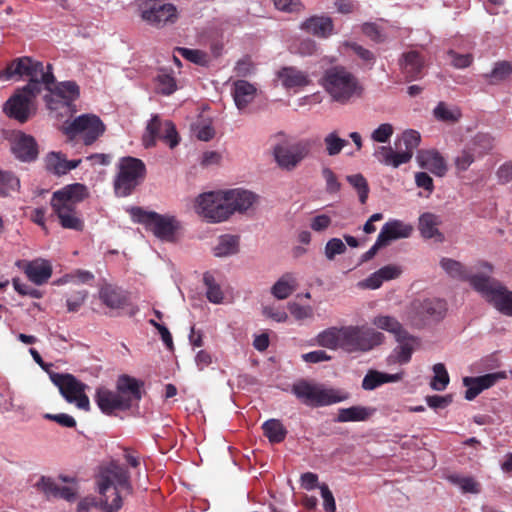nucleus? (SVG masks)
I'll list each match as a JSON object with an SVG mask.
<instances>
[{
  "instance_id": "3c124183",
  "label": "nucleus",
  "mask_w": 512,
  "mask_h": 512,
  "mask_svg": "<svg viewBox=\"0 0 512 512\" xmlns=\"http://www.w3.org/2000/svg\"><path fill=\"white\" fill-rule=\"evenodd\" d=\"M477 158L479 157L468 145H466L454 158L456 170L458 172L467 171Z\"/></svg>"
},
{
  "instance_id": "338daca9",
  "label": "nucleus",
  "mask_w": 512,
  "mask_h": 512,
  "mask_svg": "<svg viewBox=\"0 0 512 512\" xmlns=\"http://www.w3.org/2000/svg\"><path fill=\"white\" fill-rule=\"evenodd\" d=\"M451 65L455 68L462 69L468 67L472 63V56L470 54H457L453 50L448 51Z\"/></svg>"
},
{
  "instance_id": "052dcab7",
  "label": "nucleus",
  "mask_w": 512,
  "mask_h": 512,
  "mask_svg": "<svg viewBox=\"0 0 512 512\" xmlns=\"http://www.w3.org/2000/svg\"><path fill=\"white\" fill-rule=\"evenodd\" d=\"M506 377L505 372H495V373H489L482 376L474 377L473 380H469V382L480 384L482 388L488 389L492 387L495 383H497L499 380L504 379Z\"/></svg>"
},
{
  "instance_id": "8fccbe9b",
  "label": "nucleus",
  "mask_w": 512,
  "mask_h": 512,
  "mask_svg": "<svg viewBox=\"0 0 512 512\" xmlns=\"http://www.w3.org/2000/svg\"><path fill=\"white\" fill-rule=\"evenodd\" d=\"M401 141L404 144L405 149L399 151L400 154H408L409 161L412 159L414 150L419 146L421 141L420 133L416 130H406L402 133Z\"/></svg>"
},
{
  "instance_id": "393cba45",
  "label": "nucleus",
  "mask_w": 512,
  "mask_h": 512,
  "mask_svg": "<svg viewBox=\"0 0 512 512\" xmlns=\"http://www.w3.org/2000/svg\"><path fill=\"white\" fill-rule=\"evenodd\" d=\"M231 94L238 110L243 111L257 95V88L246 80H237L232 85Z\"/></svg>"
},
{
  "instance_id": "09e8293b",
  "label": "nucleus",
  "mask_w": 512,
  "mask_h": 512,
  "mask_svg": "<svg viewBox=\"0 0 512 512\" xmlns=\"http://www.w3.org/2000/svg\"><path fill=\"white\" fill-rule=\"evenodd\" d=\"M512 73V66L507 61L497 62L492 71L485 74L484 77L488 79L490 84H497L509 77Z\"/></svg>"
},
{
  "instance_id": "9b49d317",
  "label": "nucleus",
  "mask_w": 512,
  "mask_h": 512,
  "mask_svg": "<svg viewBox=\"0 0 512 512\" xmlns=\"http://www.w3.org/2000/svg\"><path fill=\"white\" fill-rule=\"evenodd\" d=\"M50 379L68 403L84 411L90 410V401L85 393L88 386L85 383L68 373H51Z\"/></svg>"
},
{
  "instance_id": "c756f323",
  "label": "nucleus",
  "mask_w": 512,
  "mask_h": 512,
  "mask_svg": "<svg viewBox=\"0 0 512 512\" xmlns=\"http://www.w3.org/2000/svg\"><path fill=\"white\" fill-rule=\"evenodd\" d=\"M373 156L383 165L398 168L402 164L409 162L408 154H400L395 151L391 146H378L373 153Z\"/></svg>"
},
{
  "instance_id": "c03bdc74",
  "label": "nucleus",
  "mask_w": 512,
  "mask_h": 512,
  "mask_svg": "<svg viewBox=\"0 0 512 512\" xmlns=\"http://www.w3.org/2000/svg\"><path fill=\"white\" fill-rule=\"evenodd\" d=\"M177 89L176 80L171 73L161 70L155 78V91L165 96L171 95Z\"/></svg>"
},
{
  "instance_id": "7c9ffc66",
  "label": "nucleus",
  "mask_w": 512,
  "mask_h": 512,
  "mask_svg": "<svg viewBox=\"0 0 512 512\" xmlns=\"http://www.w3.org/2000/svg\"><path fill=\"white\" fill-rule=\"evenodd\" d=\"M402 373L389 374L377 370H369L362 380V388L372 391L385 383H395L402 379Z\"/></svg>"
},
{
  "instance_id": "20e7f679",
  "label": "nucleus",
  "mask_w": 512,
  "mask_h": 512,
  "mask_svg": "<svg viewBox=\"0 0 512 512\" xmlns=\"http://www.w3.org/2000/svg\"><path fill=\"white\" fill-rule=\"evenodd\" d=\"M140 399L139 382L127 375L119 377L116 391L99 387L95 394V401L99 409L105 414H112L116 410H127Z\"/></svg>"
},
{
  "instance_id": "774afa93",
  "label": "nucleus",
  "mask_w": 512,
  "mask_h": 512,
  "mask_svg": "<svg viewBox=\"0 0 512 512\" xmlns=\"http://www.w3.org/2000/svg\"><path fill=\"white\" fill-rule=\"evenodd\" d=\"M255 67L249 57H244L236 62L234 71L237 76L246 77L254 73Z\"/></svg>"
},
{
  "instance_id": "e433bc0d",
  "label": "nucleus",
  "mask_w": 512,
  "mask_h": 512,
  "mask_svg": "<svg viewBox=\"0 0 512 512\" xmlns=\"http://www.w3.org/2000/svg\"><path fill=\"white\" fill-rule=\"evenodd\" d=\"M316 341L321 347L332 350L341 349L342 327H330L320 332L316 337Z\"/></svg>"
},
{
  "instance_id": "dca6fc26",
  "label": "nucleus",
  "mask_w": 512,
  "mask_h": 512,
  "mask_svg": "<svg viewBox=\"0 0 512 512\" xmlns=\"http://www.w3.org/2000/svg\"><path fill=\"white\" fill-rule=\"evenodd\" d=\"M157 139L164 141L170 148L176 147L179 143V136L174 124L154 115L147 125L143 140L145 146L150 147L155 144Z\"/></svg>"
},
{
  "instance_id": "ddd939ff",
  "label": "nucleus",
  "mask_w": 512,
  "mask_h": 512,
  "mask_svg": "<svg viewBox=\"0 0 512 512\" xmlns=\"http://www.w3.org/2000/svg\"><path fill=\"white\" fill-rule=\"evenodd\" d=\"M195 212L211 223L227 220V207L223 190L209 191L200 194L194 203Z\"/></svg>"
},
{
  "instance_id": "37998d69",
  "label": "nucleus",
  "mask_w": 512,
  "mask_h": 512,
  "mask_svg": "<svg viewBox=\"0 0 512 512\" xmlns=\"http://www.w3.org/2000/svg\"><path fill=\"white\" fill-rule=\"evenodd\" d=\"M448 480L457 486L462 493H471V494H479L480 489V483L477 482L473 477L471 476H464L460 474H451L448 476Z\"/></svg>"
},
{
  "instance_id": "69168bd1",
  "label": "nucleus",
  "mask_w": 512,
  "mask_h": 512,
  "mask_svg": "<svg viewBox=\"0 0 512 512\" xmlns=\"http://www.w3.org/2000/svg\"><path fill=\"white\" fill-rule=\"evenodd\" d=\"M322 176L326 182V190L328 193H336L340 190L339 183L335 173L328 167L322 169Z\"/></svg>"
},
{
  "instance_id": "72a5a7b5",
  "label": "nucleus",
  "mask_w": 512,
  "mask_h": 512,
  "mask_svg": "<svg viewBox=\"0 0 512 512\" xmlns=\"http://www.w3.org/2000/svg\"><path fill=\"white\" fill-rule=\"evenodd\" d=\"M396 341L398 345L393 351L395 361L400 364H406L410 361L415 348L418 346V340L406 332L403 339H396Z\"/></svg>"
},
{
  "instance_id": "6e6d98bb",
  "label": "nucleus",
  "mask_w": 512,
  "mask_h": 512,
  "mask_svg": "<svg viewBox=\"0 0 512 512\" xmlns=\"http://www.w3.org/2000/svg\"><path fill=\"white\" fill-rule=\"evenodd\" d=\"M393 134V125L390 123H382L371 132L370 138L376 143H388Z\"/></svg>"
},
{
  "instance_id": "9d476101",
  "label": "nucleus",
  "mask_w": 512,
  "mask_h": 512,
  "mask_svg": "<svg viewBox=\"0 0 512 512\" xmlns=\"http://www.w3.org/2000/svg\"><path fill=\"white\" fill-rule=\"evenodd\" d=\"M383 335L367 326H342L341 349L347 353H364L382 341Z\"/></svg>"
},
{
  "instance_id": "f257e3e1",
  "label": "nucleus",
  "mask_w": 512,
  "mask_h": 512,
  "mask_svg": "<svg viewBox=\"0 0 512 512\" xmlns=\"http://www.w3.org/2000/svg\"><path fill=\"white\" fill-rule=\"evenodd\" d=\"M15 77H26L29 81L5 102L3 110L8 117L25 123L35 113V99L41 92V85L53 84L55 78L51 65H47L45 70L42 62L26 56L13 60L0 71V81Z\"/></svg>"
},
{
  "instance_id": "a19ab883",
  "label": "nucleus",
  "mask_w": 512,
  "mask_h": 512,
  "mask_svg": "<svg viewBox=\"0 0 512 512\" xmlns=\"http://www.w3.org/2000/svg\"><path fill=\"white\" fill-rule=\"evenodd\" d=\"M440 265L442 269L452 278L459 279V280H469L471 283V278L474 277V275H470L466 268L458 261L450 259V258H443L440 261ZM477 274H475L476 276Z\"/></svg>"
},
{
  "instance_id": "5fc2aeb1",
  "label": "nucleus",
  "mask_w": 512,
  "mask_h": 512,
  "mask_svg": "<svg viewBox=\"0 0 512 512\" xmlns=\"http://www.w3.org/2000/svg\"><path fill=\"white\" fill-rule=\"evenodd\" d=\"M349 184L358 192L359 201L364 204L368 199L369 187L366 179L362 174H354L347 176Z\"/></svg>"
},
{
  "instance_id": "bf43d9fd",
  "label": "nucleus",
  "mask_w": 512,
  "mask_h": 512,
  "mask_svg": "<svg viewBox=\"0 0 512 512\" xmlns=\"http://www.w3.org/2000/svg\"><path fill=\"white\" fill-rule=\"evenodd\" d=\"M346 246L340 238H331L325 245V256L328 260H333L337 255L344 254Z\"/></svg>"
},
{
  "instance_id": "5701e85b",
  "label": "nucleus",
  "mask_w": 512,
  "mask_h": 512,
  "mask_svg": "<svg viewBox=\"0 0 512 512\" xmlns=\"http://www.w3.org/2000/svg\"><path fill=\"white\" fill-rule=\"evenodd\" d=\"M441 224V216L425 212L419 217L418 229L424 239H432L435 242L441 243L445 239L444 234L439 229Z\"/></svg>"
},
{
  "instance_id": "4468645a",
  "label": "nucleus",
  "mask_w": 512,
  "mask_h": 512,
  "mask_svg": "<svg viewBox=\"0 0 512 512\" xmlns=\"http://www.w3.org/2000/svg\"><path fill=\"white\" fill-rule=\"evenodd\" d=\"M309 152L310 143L307 140L279 143L273 149L278 166L288 171L295 169L308 156Z\"/></svg>"
},
{
  "instance_id": "4be33fe9",
  "label": "nucleus",
  "mask_w": 512,
  "mask_h": 512,
  "mask_svg": "<svg viewBox=\"0 0 512 512\" xmlns=\"http://www.w3.org/2000/svg\"><path fill=\"white\" fill-rule=\"evenodd\" d=\"M412 232V225L398 219H392L382 226L378 237L387 246L392 241L409 238Z\"/></svg>"
},
{
  "instance_id": "f03ea898",
  "label": "nucleus",
  "mask_w": 512,
  "mask_h": 512,
  "mask_svg": "<svg viewBox=\"0 0 512 512\" xmlns=\"http://www.w3.org/2000/svg\"><path fill=\"white\" fill-rule=\"evenodd\" d=\"M96 484L99 497L87 496L80 500L77 512H87L93 507L104 512H118L123 506L120 489L127 491L128 494L133 492L128 470L115 462L101 469Z\"/></svg>"
},
{
  "instance_id": "0e129e2a",
  "label": "nucleus",
  "mask_w": 512,
  "mask_h": 512,
  "mask_svg": "<svg viewBox=\"0 0 512 512\" xmlns=\"http://www.w3.org/2000/svg\"><path fill=\"white\" fill-rule=\"evenodd\" d=\"M344 45L349 47L361 60L367 64H373L375 60L374 54L368 49L354 42H345Z\"/></svg>"
},
{
  "instance_id": "a878e982",
  "label": "nucleus",
  "mask_w": 512,
  "mask_h": 512,
  "mask_svg": "<svg viewBox=\"0 0 512 512\" xmlns=\"http://www.w3.org/2000/svg\"><path fill=\"white\" fill-rule=\"evenodd\" d=\"M401 71L408 81L416 80L421 76L424 68V59L417 51H408L399 61Z\"/></svg>"
},
{
  "instance_id": "473e14b6",
  "label": "nucleus",
  "mask_w": 512,
  "mask_h": 512,
  "mask_svg": "<svg viewBox=\"0 0 512 512\" xmlns=\"http://www.w3.org/2000/svg\"><path fill=\"white\" fill-rule=\"evenodd\" d=\"M99 298L104 305L111 309L122 308L126 304L125 292L113 285L105 284L99 290Z\"/></svg>"
},
{
  "instance_id": "1a4fd4ad",
  "label": "nucleus",
  "mask_w": 512,
  "mask_h": 512,
  "mask_svg": "<svg viewBox=\"0 0 512 512\" xmlns=\"http://www.w3.org/2000/svg\"><path fill=\"white\" fill-rule=\"evenodd\" d=\"M117 169L114 179L115 194L119 197H127L144 180L146 166L142 160L127 156L119 159Z\"/></svg>"
},
{
  "instance_id": "a211bd4d",
  "label": "nucleus",
  "mask_w": 512,
  "mask_h": 512,
  "mask_svg": "<svg viewBox=\"0 0 512 512\" xmlns=\"http://www.w3.org/2000/svg\"><path fill=\"white\" fill-rule=\"evenodd\" d=\"M446 310V304L441 299H426L411 304L408 319L414 326H422L429 318L439 319Z\"/></svg>"
},
{
  "instance_id": "4c0bfd02",
  "label": "nucleus",
  "mask_w": 512,
  "mask_h": 512,
  "mask_svg": "<svg viewBox=\"0 0 512 512\" xmlns=\"http://www.w3.org/2000/svg\"><path fill=\"white\" fill-rule=\"evenodd\" d=\"M203 282L206 287V297L213 304H221L224 301L225 294L220 282L210 272L203 275Z\"/></svg>"
},
{
  "instance_id": "bb28decb",
  "label": "nucleus",
  "mask_w": 512,
  "mask_h": 512,
  "mask_svg": "<svg viewBox=\"0 0 512 512\" xmlns=\"http://www.w3.org/2000/svg\"><path fill=\"white\" fill-rule=\"evenodd\" d=\"M24 272L33 283L42 285L51 277L52 267L48 261L36 259L25 264Z\"/></svg>"
},
{
  "instance_id": "4d7b16f0",
  "label": "nucleus",
  "mask_w": 512,
  "mask_h": 512,
  "mask_svg": "<svg viewBox=\"0 0 512 512\" xmlns=\"http://www.w3.org/2000/svg\"><path fill=\"white\" fill-rule=\"evenodd\" d=\"M177 52L182 57H184L185 59L189 60L192 63L202 65V66H204L208 63L207 54L201 50L179 47V48H177Z\"/></svg>"
},
{
  "instance_id": "39448f33",
  "label": "nucleus",
  "mask_w": 512,
  "mask_h": 512,
  "mask_svg": "<svg viewBox=\"0 0 512 512\" xmlns=\"http://www.w3.org/2000/svg\"><path fill=\"white\" fill-rule=\"evenodd\" d=\"M320 85L339 103H347L352 97L359 96L362 88L357 78L343 66H334L327 69Z\"/></svg>"
},
{
  "instance_id": "0eeeda50",
  "label": "nucleus",
  "mask_w": 512,
  "mask_h": 512,
  "mask_svg": "<svg viewBox=\"0 0 512 512\" xmlns=\"http://www.w3.org/2000/svg\"><path fill=\"white\" fill-rule=\"evenodd\" d=\"M291 392L303 404L311 407L329 406L348 398L346 393L307 380L295 382L291 387Z\"/></svg>"
},
{
  "instance_id": "6e6552de",
  "label": "nucleus",
  "mask_w": 512,
  "mask_h": 512,
  "mask_svg": "<svg viewBox=\"0 0 512 512\" xmlns=\"http://www.w3.org/2000/svg\"><path fill=\"white\" fill-rule=\"evenodd\" d=\"M471 286L499 312L512 316V291L499 281L486 275H476L471 278Z\"/></svg>"
},
{
  "instance_id": "c9c22d12",
  "label": "nucleus",
  "mask_w": 512,
  "mask_h": 512,
  "mask_svg": "<svg viewBox=\"0 0 512 512\" xmlns=\"http://www.w3.org/2000/svg\"><path fill=\"white\" fill-rule=\"evenodd\" d=\"M372 323L378 329L384 330L392 334L396 339H403L404 334L407 332L402 324L393 316L389 315H378Z\"/></svg>"
},
{
  "instance_id": "f704fd0d",
  "label": "nucleus",
  "mask_w": 512,
  "mask_h": 512,
  "mask_svg": "<svg viewBox=\"0 0 512 512\" xmlns=\"http://www.w3.org/2000/svg\"><path fill=\"white\" fill-rule=\"evenodd\" d=\"M374 412V408L360 405L341 408L338 411L336 421L340 423L365 421L371 417Z\"/></svg>"
},
{
  "instance_id": "f3484780",
  "label": "nucleus",
  "mask_w": 512,
  "mask_h": 512,
  "mask_svg": "<svg viewBox=\"0 0 512 512\" xmlns=\"http://www.w3.org/2000/svg\"><path fill=\"white\" fill-rule=\"evenodd\" d=\"M51 85H45L50 93L44 97L50 110H57L60 106L69 107L80 95L79 86L74 81L60 82L53 89Z\"/></svg>"
},
{
  "instance_id": "ea45409f",
  "label": "nucleus",
  "mask_w": 512,
  "mask_h": 512,
  "mask_svg": "<svg viewBox=\"0 0 512 512\" xmlns=\"http://www.w3.org/2000/svg\"><path fill=\"white\" fill-rule=\"evenodd\" d=\"M21 184L18 176L9 170H0V197L11 196L20 190Z\"/></svg>"
},
{
  "instance_id": "c85d7f7f",
  "label": "nucleus",
  "mask_w": 512,
  "mask_h": 512,
  "mask_svg": "<svg viewBox=\"0 0 512 512\" xmlns=\"http://www.w3.org/2000/svg\"><path fill=\"white\" fill-rule=\"evenodd\" d=\"M301 29L320 38H327L333 32V22L329 17L313 16L301 24Z\"/></svg>"
},
{
  "instance_id": "2f4dec72",
  "label": "nucleus",
  "mask_w": 512,
  "mask_h": 512,
  "mask_svg": "<svg viewBox=\"0 0 512 512\" xmlns=\"http://www.w3.org/2000/svg\"><path fill=\"white\" fill-rule=\"evenodd\" d=\"M80 163V159L67 160L63 154L58 152H51L46 157L47 169L56 175H64L78 167Z\"/></svg>"
},
{
  "instance_id": "79ce46f5",
  "label": "nucleus",
  "mask_w": 512,
  "mask_h": 512,
  "mask_svg": "<svg viewBox=\"0 0 512 512\" xmlns=\"http://www.w3.org/2000/svg\"><path fill=\"white\" fill-rule=\"evenodd\" d=\"M264 435L271 443H280L284 440L287 431L278 419H269L262 425Z\"/></svg>"
},
{
  "instance_id": "13d9d810",
  "label": "nucleus",
  "mask_w": 512,
  "mask_h": 512,
  "mask_svg": "<svg viewBox=\"0 0 512 512\" xmlns=\"http://www.w3.org/2000/svg\"><path fill=\"white\" fill-rule=\"evenodd\" d=\"M36 487L40 490L46 497L55 498L56 493L59 488V484L55 479L48 476H41V478L37 481Z\"/></svg>"
},
{
  "instance_id": "58836bf2",
  "label": "nucleus",
  "mask_w": 512,
  "mask_h": 512,
  "mask_svg": "<svg viewBox=\"0 0 512 512\" xmlns=\"http://www.w3.org/2000/svg\"><path fill=\"white\" fill-rule=\"evenodd\" d=\"M238 238L232 235H222L219 237L217 244L213 248L216 257H228L238 252Z\"/></svg>"
},
{
  "instance_id": "b1692460",
  "label": "nucleus",
  "mask_w": 512,
  "mask_h": 512,
  "mask_svg": "<svg viewBox=\"0 0 512 512\" xmlns=\"http://www.w3.org/2000/svg\"><path fill=\"white\" fill-rule=\"evenodd\" d=\"M277 77L285 89L297 90L311 83L309 74L295 67H283L277 72Z\"/></svg>"
},
{
  "instance_id": "423d86ee",
  "label": "nucleus",
  "mask_w": 512,
  "mask_h": 512,
  "mask_svg": "<svg viewBox=\"0 0 512 512\" xmlns=\"http://www.w3.org/2000/svg\"><path fill=\"white\" fill-rule=\"evenodd\" d=\"M130 214L134 222L143 224L161 241L174 242L181 228L180 222L171 215L158 214L140 207H132Z\"/></svg>"
},
{
  "instance_id": "680f3d73",
  "label": "nucleus",
  "mask_w": 512,
  "mask_h": 512,
  "mask_svg": "<svg viewBox=\"0 0 512 512\" xmlns=\"http://www.w3.org/2000/svg\"><path fill=\"white\" fill-rule=\"evenodd\" d=\"M88 292L86 290H81L70 295L66 300L67 310L69 312H76L80 309V307L84 304L87 299Z\"/></svg>"
},
{
  "instance_id": "cd10ccee",
  "label": "nucleus",
  "mask_w": 512,
  "mask_h": 512,
  "mask_svg": "<svg viewBox=\"0 0 512 512\" xmlns=\"http://www.w3.org/2000/svg\"><path fill=\"white\" fill-rule=\"evenodd\" d=\"M298 284V277L295 273H284L271 287V294L278 300H285L294 293Z\"/></svg>"
},
{
  "instance_id": "de8ad7c7",
  "label": "nucleus",
  "mask_w": 512,
  "mask_h": 512,
  "mask_svg": "<svg viewBox=\"0 0 512 512\" xmlns=\"http://www.w3.org/2000/svg\"><path fill=\"white\" fill-rule=\"evenodd\" d=\"M323 143L327 155L333 157L341 153L344 147L348 144V141L341 138L337 131H331L325 135Z\"/></svg>"
},
{
  "instance_id": "412c9836",
  "label": "nucleus",
  "mask_w": 512,
  "mask_h": 512,
  "mask_svg": "<svg viewBox=\"0 0 512 512\" xmlns=\"http://www.w3.org/2000/svg\"><path fill=\"white\" fill-rule=\"evenodd\" d=\"M416 160L421 168L429 170L439 177L444 176L448 170L445 158L434 149L420 150Z\"/></svg>"
},
{
  "instance_id": "864d4df0",
  "label": "nucleus",
  "mask_w": 512,
  "mask_h": 512,
  "mask_svg": "<svg viewBox=\"0 0 512 512\" xmlns=\"http://www.w3.org/2000/svg\"><path fill=\"white\" fill-rule=\"evenodd\" d=\"M434 376L430 382V386L435 391H443L449 384L448 372L442 363L433 366Z\"/></svg>"
},
{
  "instance_id": "7ed1b4c3",
  "label": "nucleus",
  "mask_w": 512,
  "mask_h": 512,
  "mask_svg": "<svg viewBox=\"0 0 512 512\" xmlns=\"http://www.w3.org/2000/svg\"><path fill=\"white\" fill-rule=\"evenodd\" d=\"M87 195V188L80 183L67 185L53 193L51 207L63 228L76 231L83 229L84 223L77 206Z\"/></svg>"
},
{
  "instance_id": "603ef678",
  "label": "nucleus",
  "mask_w": 512,
  "mask_h": 512,
  "mask_svg": "<svg viewBox=\"0 0 512 512\" xmlns=\"http://www.w3.org/2000/svg\"><path fill=\"white\" fill-rule=\"evenodd\" d=\"M436 119L444 122H456L461 116L460 110L455 106H448L440 102L434 109Z\"/></svg>"
},
{
  "instance_id": "a18cd8bd",
  "label": "nucleus",
  "mask_w": 512,
  "mask_h": 512,
  "mask_svg": "<svg viewBox=\"0 0 512 512\" xmlns=\"http://www.w3.org/2000/svg\"><path fill=\"white\" fill-rule=\"evenodd\" d=\"M468 146L481 158L493 149L494 138L487 133H478Z\"/></svg>"
},
{
  "instance_id": "49530a36",
  "label": "nucleus",
  "mask_w": 512,
  "mask_h": 512,
  "mask_svg": "<svg viewBox=\"0 0 512 512\" xmlns=\"http://www.w3.org/2000/svg\"><path fill=\"white\" fill-rule=\"evenodd\" d=\"M59 480H61L63 483H67L68 485L61 486L59 484V488L55 498H60L68 502H73L76 499L79 492L77 481L74 478L65 475H60Z\"/></svg>"
},
{
  "instance_id": "aec40b11",
  "label": "nucleus",
  "mask_w": 512,
  "mask_h": 512,
  "mask_svg": "<svg viewBox=\"0 0 512 512\" xmlns=\"http://www.w3.org/2000/svg\"><path fill=\"white\" fill-rule=\"evenodd\" d=\"M10 142L12 153L17 159L29 162L37 157V143L32 136L17 131L12 134Z\"/></svg>"
},
{
  "instance_id": "2eb2a0df",
  "label": "nucleus",
  "mask_w": 512,
  "mask_h": 512,
  "mask_svg": "<svg viewBox=\"0 0 512 512\" xmlns=\"http://www.w3.org/2000/svg\"><path fill=\"white\" fill-rule=\"evenodd\" d=\"M141 17L150 25L163 27L178 19L176 6L161 0H148L141 9Z\"/></svg>"
},
{
  "instance_id": "e2e57ef3",
  "label": "nucleus",
  "mask_w": 512,
  "mask_h": 512,
  "mask_svg": "<svg viewBox=\"0 0 512 512\" xmlns=\"http://www.w3.org/2000/svg\"><path fill=\"white\" fill-rule=\"evenodd\" d=\"M288 309L291 315L297 320H304L313 316V309L311 306H302L295 302L288 304Z\"/></svg>"
},
{
  "instance_id": "f8f14e48",
  "label": "nucleus",
  "mask_w": 512,
  "mask_h": 512,
  "mask_svg": "<svg viewBox=\"0 0 512 512\" xmlns=\"http://www.w3.org/2000/svg\"><path fill=\"white\" fill-rule=\"evenodd\" d=\"M62 130L69 139L80 136L86 145H90L104 133L105 126L98 116L83 114L72 121H65Z\"/></svg>"
},
{
  "instance_id": "6ab92c4d",
  "label": "nucleus",
  "mask_w": 512,
  "mask_h": 512,
  "mask_svg": "<svg viewBox=\"0 0 512 512\" xmlns=\"http://www.w3.org/2000/svg\"><path fill=\"white\" fill-rule=\"evenodd\" d=\"M225 207H227V219L235 212L244 213L249 210L258 199V196L242 188L223 190Z\"/></svg>"
}]
</instances>
